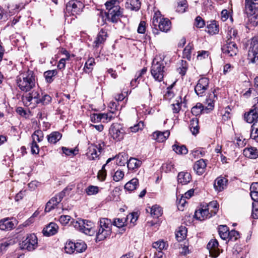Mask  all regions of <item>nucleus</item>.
Instances as JSON below:
<instances>
[{
  "mask_svg": "<svg viewBox=\"0 0 258 258\" xmlns=\"http://www.w3.org/2000/svg\"><path fill=\"white\" fill-rule=\"evenodd\" d=\"M57 72L56 70H48L44 72V77L47 83H50L53 80V78L57 75Z\"/></svg>",
  "mask_w": 258,
  "mask_h": 258,
  "instance_id": "a19ab883",
  "label": "nucleus"
},
{
  "mask_svg": "<svg viewBox=\"0 0 258 258\" xmlns=\"http://www.w3.org/2000/svg\"><path fill=\"white\" fill-rule=\"evenodd\" d=\"M144 126V122L143 121H140L139 123L133 126L130 127V130L132 132L136 133L140 130H142Z\"/></svg>",
  "mask_w": 258,
  "mask_h": 258,
  "instance_id": "13d9d810",
  "label": "nucleus"
},
{
  "mask_svg": "<svg viewBox=\"0 0 258 258\" xmlns=\"http://www.w3.org/2000/svg\"><path fill=\"white\" fill-rule=\"evenodd\" d=\"M126 221V218H116L114 220L113 223L112 224V225L113 224L117 227L121 228L124 225V223Z\"/></svg>",
  "mask_w": 258,
  "mask_h": 258,
  "instance_id": "5fc2aeb1",
  "label": "nucleus"
},
{
  "mask_svg": "<svg viewBox=\"0 0 258 258\" xmlns=\"http://www.w3.org/2000/svg\"><path fill=\"white\" fill-rule=\"evenodd\" d=\"M91 121L93 122H98L101 121L100 113H93L90 116Z\"/></svg>",
  "mask_w": 258,
  "mask_h": 258,
  "instance_id": "e2e57ef3",
  "label": "nucleus"
},
{
  "mask_svg": "<svg viewBox=\"0 0 258 258\" xmlns=\"http://www.w3.org/2000/svg\"><path fill=\"white\" fill-rule=\"evenodd\" d=\"M206 167V161L202 159L195 162L194 169L197 174L202 175L205 172Z\"/></svg>",
  "mask_w": 258,
  "mask_h": 258,
  "instance_id": "aec40b11",
  "label": "nucleus"
},
{
  "mask_svg": "<svg viewBox=\"0 0 258 258\" xmlns=\"http://www.w3.org/2000/svg\"><path fill=\"white\" fill-rule=\"evenodd\" d=\"M195 26L199 28H203L205 25L204 20L200 16H198L195 19Z\"/></svg>",
  "mask_w": 258,
  "mask_h": 258,
  "instance_id": "052dcab7",
  "label": "nucleus"
},
{
  "mask_svg": "<svg viewBox=\"0 0 258 258\" xmlns=\"http://www.w3.org/2000/svg\"><path fill=\"white\" fill-rule=\"evenodd\" d=\"M107 36V32L103 29H101L99 32L94 42L95 47H98L100 44L103 43L106 39Z\"/></svg>",
  "mask_w": 258,
  "mask_h": 258,
  "instance_id": "393cba45",
  "label": "nucleus"
},
{
  "mask_svg": "<svg viewBox=\"0 0 258 258\" xmlns=\"http://www.w3.org/2000/svg\"><path fill=\"white\" fill-rule=\"evenodd\" d=\"M209 80L207 78H202L195 87V91L198 96H202L209 87Z\"/></svg>",
  "mask_w": 258,
  "mask_h": 258,
  "instance_id": "2eb2a0df",
  "label": "nucleus"
},
{
  "mask_svg": "<svg viewBox=\"0 0 258 258\" xmlns=\"http://www.w3.org/2000/svg\"><path fill=\"white\" fill-rule=\"evenodd\" d=\"M153 26L158 27L162 32H167L171 28V22L167 18L158 17L154 16L152 20Z\"/></svg>",
  "mask_w": 258,
  "mask_h": 258,
  "instance_id": "9d476101",
  "label": "nucleus"
},
{
  "mask_svg": "<svg viewBox=\"0 0 258 258\" xmlns=\"http://www.w3.org/2000/svg\"><path fill=\"white\" fill-rule=\"evenodd\" d=\"M58 226L55 223H50L46 227L43 229L44 235L49 236L54 235L57 231Z\"/></svg>",
  "mask_w": 258,
  "mask_h": 258,
  "instance_id": "412c9836",
  "label": "nucleus"
},
{
  "mask_svg": "<svg viewBox=\"0 0 258 258\" xmlns=\"http://www.w3.org/2000/svg\"><path fill=\"white\" fill-rule=\"evenodd\" d=\"M170 132L168 131L161 132L159 131L155 132L153 135V139L156 140L158 142H163L169 137Z\"/></svg>",
  "mask_w": 258,
  "mask_h": 258,
  "instance_id": "5701e85b",
  "label": "nucleus"
},
{
  "mask_svg": "<svg viewBox=\"0 0 258 258\" xmlns=\"http://www.w3.org/2000/svg\"><path fill=\"white\" fill-rule=\"evenodd\" d=\"M75 243L72 241L66 242L64 246V251L69 254H72L76 251Z\"/></svg>",
  "mask_w": 258,
  "mask_h": 258,
  "instance_id": "49530a36",
  "label": "nucleus"
},
{
  "mask_svg": "<svg viewBox=\"0 0 258 258\" xmlns=\"http://www.w3.org/2000/svg\"><path fill=\"white\" fill-rule=\"evenodd\" d=\"M31 152L33 154H38L39 148L36 141H32L31 143Z\"/></svg>",
  "mask_w": 258,
  "mask_h": 258,
  "instance_id": "6e6d98bb",
  "label": "nucleus"
},
{
  "mask_svg": "<svg viewBox=\"0 0 258 258\" xmlns=\"http://www.w3.org/2000/svg\"><path fill=\"white\" fill-rule=\"evenodd\" d=\"M112 223L110 219L100 218L98 229L96 230V241H102L109 237L112 233Z\"/></svg>",
  "mask_w": 258,
  "mask_h": 258,
  "instance_id": "7ed1b4c3",
  "label": "nucleus"
},
{
  "mask_svg": "<svg viewBox=\"0 0 258 258\" xmlns=\"http://www.w3.org/2000/svg\"><path fill=\"white\" fill-rule=\"evenodd\" d=\"M105 6L107 12L101 11L100 15L105 20H107L113 23H116L123 16V9L119 5V2L116 0H110L105 3Z\"/></svg>",
  "mask_w": 258,
  "mask_h": 258,
  "instance_id": "f257e3e1",
  "label": "nucleus"
},
{
  "mask_svg": "<svg viewBox=\"0 0 258 258\" xmlns=\"http://www.w3.org/2000/svg\"><path fill=\"white\" fill-rule=\"evenodd\" d=\"M243 155L247 158L255 159L258 157V151L254 147L245 148L243 150Z\"/></svg>",
  "mask_w": 258,
  "mask_h": 258,
  "instance_id": "bb28decb",
  "label": "nucleus"
},
{
  "mask_svg": "<svg viewBox=\"0 0 258 258\" xmlns=\"http://www.w3.org/2000/svg\"><path fill=\"white\" fill-rule=\"evenodd\" d=\"M146 30V22L145 21H141L139 24L138 32L139 33L143 34L145 32Z\"/></svg>",
  "mask_w": 258,
  "mask_h": 258,
  "instance_id": "338daca9",
  "label": "nucleus"
},
{
  "mask_svg": "<svg viewBox=\"0 0 258 258\" xmlns=\"http://www.w3.org/2000/svg\"><path fill=\"white\" fill-rule=\"evenodd\" d=\"M218 233L220 237L223 240H227L229 236V228L225 225H221L218 226Z\"/></svg>",
  "mask_w": 258,
  "mask_h": 258,
  "instance_id": "c85d7f7f",
  "label": "nucleus"
},
{
  "mask_svg": "<svg viewBox=\"0 0 258 258\" xmlns=\"http://www.w3.org/2000/svg\"><path fill=\"white\" fill-rule=\"evenodd\" d=\"M188 64L186 61L181 60L180 66L177 69V72L181 76H184L186 73Z\"/></svg>",
  "mask_w": 258,
  "mask_h": 258,
  "instance_id": "09e8293b",
  "label": "nucleus"
},
{
  "mask_svg": "<svg viewBox=\"0 0 258 258\" xmlns=\"http://www.w3.org/2000/svg\"><path fill=\"white\" fill-rule=\"evenodd\" d=\"M14 224L8 218H5L0 221V229L2 230H10L14 228Z\"/></svg>",
  "mask_w": 258,
  "mask_h": 258,
  "instance_id": "7c9ffc66",
  "label": "nucleus"
},
{
  "mask_svg": "<svg viewBox=\"0 0 258 258\" xmlns=\"http://www.w3.org/2000/svg\"><path fill=\"white\" fill-rule=\"evenodd\" d=\"M222 52L229 56H233L238 52V47L235 42L226 41L222 47Z\"/></svg>",
  "mask_w": 258,
  "mask_h": 258,
  "instance_id": "4468645a",
  "label": "nucleus"
},
{
  "mask_svg": "<svg viewBox=\"0 0 258 258\" xmlns=\"http://www.w3.org/2000/svg\"><path fill=\"white\" fill-rule=\"evenodd\" d=\"M139 185V181L137 178H133L130 181L127 182L124 185V188L128 190L132 191L137 187Z\"/></svg>",
  "mask_w": 258,
  "mask_h": 258,
  "instance_id": "c9c22d12",
  "label": "nucleus"
},
{
  "mask_svg": "<svg viewBox=\"0 0 258 258\" xmlns=\"http://www.w3.org/2000/svg\"><path fill=\"white\" fill-rule=\"evenodd\" d=\"M212 216L213 215L206 207H205L204 209L201 208L196 210L195 213V217L200 221H203L207 218H209Z\"/></svg>",
  "mask_w": 258,
  "mask_h": 258,
  "instance_id": "6ab92c4d",
  "label": "nucleus"
},
{
  "mask_svg": "<svg viewBox=\"0 0 258 258\" xmlns=\"http://www.w3.org/2000/svg\"><path fill=\"white\" fill-rule=\"evenodd\" d=\"M142 162L134 158H131L127 162V166L129 169L134 170L139 168L141 165Z\"/></svg>",
  "mask_w": 258,
  "mask_h": 258,
  "instance_id": "e433bc0d",
  "label": "nucleus"
},
{
  "mask_svg": "<svg viewBox=\"0 0 258 258\" xmlns=\"http://www.w3.org/2000/svg\"><path fill=\"white\" fill-rule=\"evenodd\" d=\"M192 49V45L188 44L183 51V56L184 58L190 60L191 58V51Z\"/></svg>",
  "mask_w": 258,
  "mask_h": 258,
  "instance_id": "8fccbe9b",
  "label": "nucleus"
},
{
  "mask_svg": "<svg viewBox=\"0 0 258 258\" xmlns=\"http://www.w3.org/2000/svg\"><path fill=\"white\" fill-rule=\"evenodd\" d=\"M125 6L127 9L137 11L140 9L141 3L139 0H127Z\"/></svg>",
  "mask_w": 258,
  "mask_h": 258,
  "instance_id": "cd10ccee",
  "label": "nucleus"
},
{
  "mask_svg": "<svg viewBox=\"0 0 258 258\" xmlns=\"http://www.w3.org/2000/svg\"><path fill=\"white\" fill-rule=\"evenodd\" d=\"M102 150L101 144H91L88 148L86 155L90 160H94L99 156Z\"/></svg>",
  "mask_w": 258,
  "mask_h": 258,
  "instance_id": "ddd939ff",
  "label": "nucleus"
},
{
  "mask_svg": "<svg viewBox=\"0 0 258 258\" xmlns=\"http://www.w3.org/2000/svg\"><path fill=\"white\" fill-rule=\"evenodd\" d=\"M229 236H228V240L231 241H235L239 238V233L238 231L232 230L229 231Z\"/></svg>",
  "mask_w": 258,
  "mask_h": 258,
  "instance_id": "603ef678",
  "label": "nucleus"
},
{
  "mask_svg": "<svg viewBox=\"0 0 258 258\" xmlns=\"http://www.w3.org/2000/svg\"><path fill=\"white\" fill-rule=\"evenodd\" d=\"M172 149L177 154L179 155H185L188 152V150L184 145L179 146L177 144H174L172 146Z\"/></svg>",
  "mask_w": 258,
  "mask_h": 258,
  "instance_id": "37998d69",
  "label": "nucleus"
},
{
  "mask_svg": "<svg viewBox=\"0 0 258 258\" xmlns=\"http://www.w3.org/2000/svg\"><path fill=\"white\" fill-rule=\"evenodd\" d=\"M93 225V223L90 221L79 219L74 223V227L85 234L92 236L96 232V230L94 228Z\"/></svg>",
  "mask_w": 258,
  "mask_h": 258,
  "instance_id": "423d86ee",
  "label": "nucleus"
},
{
  "mask_svg": "<svg viewBox=\"0 0 258 258\" xmlns=\"http://www.w3.org/2000/svg\"><path fill=\"white\" fill-rule=\"evenodd\" d=\"M219 25L216 21L210 22L206 27V31L211 35L217 34L219 32Z\"/></svg>",
  "mask_w": 258,
  "mask_h": 258,
  "instance_id": "a878e982",
  "label": "nucleus"
},
{
  "mask_svg": "<svg viewBox=\"0 0 258 258\" xmlns=\"http://www.w3.org/2000/svg\"><path fill=\"white\" fill-rule=\"evenodd\" d=\"M250 137L251 139L256 140L258 138V129L251 128Z\"/></svg>",
  "mask_w": 258,
  "mask_h": 258,
  "instance_id": "774afa93",
  "label": "nucleus"
},
{
  "mask_svg": "<svg viewBox=\"0 0 258 258\" xmlns=\"http://www.w3.org/2000/svg\"><path fill=\"white\" fill-rule=\"evenodd\" d=\"M37 238L34 234H28L26 238L20 243L21 249L32 251L37 247Z\"/></svg>",
  "mask_w": 258,
  "mask_h": 258,
  "instance_id": "1a4fd4ad",
  "label": "nucleus"
},
{
  "mask_svg": "<svg viewBox=\"0 0 258 258\" xmlns=\"http://www.w3.org/2000/svg\"><path fill=\"white\" fill-rule=\"evenodd\" d=\"M86 192L89 196L97 194L98 191V187L96 186L90 185L86 189Z\"/></svg>",
  "mask_w": 258,
  "mask_h": 258,
  "instance_id": "3c124183",
  "label": "nucleus"
},
{
  "mask_svg": "<svg viewBox=\"0 0 258 258\" xmlns=\"http://www.w3.org/2000/svg\"><path fill=\"white\" fill-rule=\"evenodd\" d=\"M17 85L21 91L27 93L36 87L35 76L32 71L28 70L17 77Z\"/></svg>",
  "mask_w": 258,
  "mask_h": 258,
  "instance_id": "f03ea898",
  "label": "nucleus"
},
{
  "mask_svg": "<svg viewBox=\"0 0 258 258\" xmlns=\"http://www.w3.org/2000/svg\"><path fill=\"white\" fill-rule=\"evenodd\" d=\"M61 137V134L59 132H53L47 135V139L49 143L54 144L60 140Z\"/></svg>",
  "mask_w": 258,
  "mask_h": 258,
  "instance_id": "2f4dec72",
  "label": "nucleus"
},
{
  "mask_svg": "<svg viewBox=\"0 0 258 258\" xmlns=\"http://www.w3.org/2000/svg\"><path fill=\"white\" fill-rule=\"evenodd\" d=\"M23 96V99L25 101V103L27 105H29L31 103L37 104H38V100L40 97V93L41 92L40 89L36 86L35 89H32V90Z\"/></svg>",
  "mask_w": 258,
  "mask_h": 258,
  "instance_id": "9b49d317",
  "label": "nucleus"
},
{
  "mask_svg": "<svg viewBox=\"0 0 258 258\" xmlns=\"http://www.w3.org/2000/svg\"><path fill=\"white\" fill-rule=\"evenodd\" d=\"M125 133V128L121 124L118 123H113L109 128V134L116 142L121 141Z\"/></svg>",
  "mask_w": 258,
  "mask_h": 258,
  "instance_id": "6e6552de",
  "label": "nucleus"
},
{
  "mask_svg": "<svg viewBox=\"0 0 258 258\" xmlns=\"http://www.w3.org/2000/svg\"><path fill=\"white\" fill-rule=\"evenodd\" d=\"M181 98L178 97L176 100L175 103H173L170 105L171 108L174 113H177L181 109Z\"/></svg>",
  "mask_w": 258,
  "mask_h": 258,
  "instance_id": "c03bdc74",
  "label": "nucleus"
},
{
  "mask_svg": "<svg viewBox=\"0 0 258 258\" xmlns=\"http://www.w3.org/2000/svg\"><path fill=\"white\" fill-rule=\"evenodd\" d=\"M113 158L116 159V163L118 166H124L128 161L127 155L123 153H119Z\"/></svg>",
  "mask_w": 258,
  "mask_h": 258,
  "instance_id": "473e14b6",
  "label": "nucleus"
},
{
  "mask_svg": "<svg viewBox=\"0 0 258 258\" xmlns=\"http://www.w3.org/2000/svg\"><path fill=\"white\" fill-rule=\"evenodd\" d=\"M71 217L69 215H62L59 218V221L62 224H67L71 220Z\"/></svg>",
  "mask_w": 258,
  "mask_h": 258,
  "instance_id": "69168bd1",
  "label": "nucleus"
},
{
  "mask_svg": "<svg viewBox=\"0 0 258 258\" xmlns=\"http://www.w3.org/2000/svg\"><path fill=\"white\" fill-rule=\"evenodd\" d=\"M245 8L249 15L258 14V0H245Z\"/></svg>",
  "mask_w": 258,
  "mask_h": 258,
  "instance_id": "f3484780",
  "label": "nucleus"
},
{
  "mask_svg": "<svg viewBox=\"0 0 258 258\" xmlns=\"http://www.w3.org/2000/svg\"><path fill=\"white\" fill-rule=\"evenodd\" d=\"M189 128L192 135H196L199 133V120L197 118H193L190 121Z\"/></svg>",
  "mask_w": 258,
  "mask_h": 258,
  "instance_id": "72a5a7b5",
  "label": "nucleus"
},
{
  "mask_svg": "<svg viewBox=\"0 0 258 258\" xmlns=\"http://www.w3.org/2000/svg\"><path fill=\"white\" fill-rule=\"evenodd\" d=\"M124 173L121 170H117L113 176V180L115 181H119L123 178Z\"/></svg>",
  "mask_w": 258,
  "mask_h": 258,
  "instance_id": "bf43d9fd",
  "label": "nucleus"
},
{
  "mask_svg": "<svg viewBox=\"0 0 258 258\" xmlns=\"http://www.w3.org/2000/svg\"><path fill=\"white\" fill-rule=\"evenodd\" d=\"M217 99L216 91L215 89L211 93H209L208 96L207 97L205 103L207 105L205 107V108H204L202 103H197V104L191 108V112L192 114L195 116H197L202 113L203 111L208 113L213 109L214 103Z\"/></svg>",
  "mask_w": 258,
  "mask_h": 258,
  "instance_id": "20e7f679",
  "label": "nucleus"
},
{
  "mask_svg": "<svg viewBox=\"0 0 258 258\" xmlns=\"http://www.w3.org/2000/svg\"><path fill=\"white\" fill-rule=\"evenodd\" d=\"M138 216L137 213H133L128 215L126 218V220L130 219V222L134 223L138 219Z\"/></svg>",
  "mask_w": 258,
  "mask_h": 258,
  "instance_id": "0e129e2a",
  "label": "nucleus"
},
{
  "mask_svg": "<svg viewBox=\"0 0 258 258\" xmlns=\"http://www.w3.org/2000/svg\"><path fill=\"white\" fill-rule=\"evenodd\" d=\"M152 246L158 250L157 254L159 257H161L162 253L161 250L166 248V243L163 241H157L153 243Z\"/></svg>",
  "mask_w": 258,
  "mask_h": 258,
  "instance_id": "58836bf2",
  "label": "nucleus"
},
{
  "mask_svg": "<svg viewBox=\"0 0 258 258\" xmlns=\"http://www.w3.org/2000/svg\"><path fill=\"white\" fill-rule=\"evenodd\" d=\"M150 213L153 217L157 218L162 215V210L160 206L155 205L151 207Z\"/></svg>",
  "mask_w": 258,
  "mask_h": 258,
  "instance_id": "79ce46f5",
  "label": "nucleus"
},
{
  "mask_svg": "<svg viewBox=\"0 0 258 258\" xmlns=\"http://www.w3.org/2000/svg\"><path fill=\"white\" fill-rule=\"evenodd\" d=\"M164 58L160 56H156L153 60L151 69L152 76L156 81L161 82L163 80L165 66Z\"/></svg>",
  "mask_w": 258,
  "mask_h": 258,
  "instance_id": "39448f33",
  "label": "nucleus"
},
{
  "mask_svg": "<svg viewBox=\"0 0 258 258\" xmlns=\"http://www.w3.org/2000/svg\"><path fill=\"white\" fill-rule=\"evenodd\" d=\"M227 180L222 177L216 178L214 184L215 190L218 192L222 191L226 186Z\"/></svg>",
  "mask_w": 258,
  "mask_h": 258,
  "instance_id": "b1692460",
  "label": "nucleus"
},
{
  "mask_svg": "<svg viewBox=\"0 0 258 258\" xmlns=\"http://www.w3.org/2000/svg\"><path fill=\"white\" fill-rule=\"evenodd\" d=\"M247 59L249 62L258 64V39L253 37L249 43Z\"/></svg>",
  "mask_w": 258,
  "mask_h": 258,
  "instance_id": "0eeeda50",
  "label": "nucleus"
},
{
  "mask_svg": "<svg viewBox=\"0 0 258 258\" xmlns=\"http://www.w3.org/2000/svg\"><path fill=\"white\" fill-rule=\"evenodd\" d=\"M84 4L77 0L70 1L66 6V12L71 13L72 15L79 14L84 8Z\"/></svg>",
  "mask_w": 258,
  "mask_h": 258,
  "instance_id": "f8f14e48",
  "label": "nucleus"
},
{
  "mask_svg": "<svg viewBox=\"0 0 258 258\" xmlns=\"http://www.w3.org/2000/svg\"><path fill=\"white\" fill-rule=\"evenodd\" d=\"M191 179L190 174L187 172H180L177 176V181L179 183L185 185L190 182Z\"/></svg>",
  "mask_w": 258,
  "mask_h": 258,
  "instance_id": "4be33fe9",
  "label": "nucleus"
},
{
  "mask_svg": "<svg viewBox=\"0 0 258 258\" xmlns=\"http://www.w3.org/2000/svg\"><path fill=\"white\" fill-rule=\"evenodd\" d=\"M62 150L64 154H65L66 155L70 156L71 155H74L76 154V152L78 151V150H76L75 149H70L69 148H67L66 147H62Z\"/></svg>",
  "mask_w": 258,
  "mask_h": 258,
  "instance_id": "680f3d73",
  "label": "nucleus"
},
{
  "mask_svg": "<svg viewBox=\"0 0 258 258\" xmlns=\"http://www.w3.org/2000/svg\"><path fill=\"white\" fill-rule=\"evenodd\" d=\"M227 38V40L226 41L235 42L239 40V38L237 35V31L234 28H231L228 30Z\"/></svg>",
  "mask_w": 258,
  "mask_h": 258,
  "instance_id": "f704fd0d",
  "label": "nucleus"
},
{
  "mask_svg": "<svg viewBox=\"0 0 258 258\" xmlns=\"http://www.w3.org/2000/svg\"><path fill=\"white\" fill-rule=\"evenodd\" d=\"M75 249L77 253H81L84 251L87 248V245L83 241H79L75 243Z\"/></svg>",
  "mask_w": 258,
  "mask_h": 258,
  "instance_id": "a18cd8bd",
  "label": "nucleus"
},
{
  "mask_svg": "<svg viewBox=\"0 0 258 258\" xmlns=\"http://www.w3.org/2000/svg\"><path fill=\"white\" fill-rule=\"evenodd\" d=\"M51 100V97L47 94H44L41 98H39L38 100V104L42 103L43 105L48 104Z\"/></svg>",
  "mask_w": 258,
  "mask_h": 258,
  "instance_id": "864d4df0",
  "label": "nucleus"
},
{
  "mask_svg": "<svg viewBox=\"0 0 258 258\" xmlns=\"http://www.w3.org/2000/svg\"><path fill=\"white\" fill-rule=\"evenodd\" d=\"M14 243L15 241L12 239L7 240L6 241L0 244V250L2 251L5 249L6 248L8 247L9 245H13L14 244Z\"/></svg>",
  "mask_w": 258,
  "mask_h": 258,
  "instance_id": "4d7b16f0",
  "label": "nucleus"
},
{
  "mask_svg": "<svg viewBox=\"0 0 258 258\" xmlns=\"http://www.w3.org/2000/svg\"><path fill=\"white\" fill-rule=\"evenodd\" d=\"M218 246L219 243L216 239L211 240L207 244V248L209 250L210 255L213 257H217L220 254Z\"/></svg>",
  "mask_w": 258,
  "mask_h": 258,
  "instance_id": "a211bd4d",
  "label": "nucleus"
},
{
  "mask_svg": "<svg viewBox=\"0 0 258 258\" xmlns=\"http://www.w3.org/2000/svg\"><path fill=\"white\" fill-rule=\"evenodd\" d=\"M32 141H37L38 142H41L44 138L43 133L41 130H36L31 136Z\"/></svg>",
  "mask_w": 258,
  "mask_h": 258,
  "instance_id": "de8ad7c7",
  "label": "nucleus"
},
{
  "mask_svg": "<svg viewBox=\"0 0 258 258\" xmlns=\"http://www.w3.org/2000/svg\"><path fill=\"white\" fill-rule=\"evenodd\" d=\"M257 118L258 115L251 108L244 114V119L248 123H251L257 120Z\"/></svg>",
  "mask_w": 258,
  "mask_h": 258,
  "instance_id": "c756f323",
  "label": "nucleus"
},
{
  "mask_svg": "<svg viewBox=\"0 0 258 258\" xmlns=\"http://www.w3.org/2000/svg\"><path fill=\"white\" fill-rule=\"evenodd\" d=\"M206 207L212 215H215L219 209V204L216 201L210 202Z\"/></svg>",
  "mask_w": 258,
  "mask_h": 258,
  "instance_id": "4c0bfd02",
  "label": "nucleus"
},
{
  "mask_svg": "<svg viewBox=\"0 0 258 258\" xmlns=\"http://www.w3.org/2000/svg\"><path fill=\"white\" fill-rule=\"evenodd\" d=\"M63 199V194L58 193L55 197H52L46 205L45 212H49L52 209H54L57 205L62 201Z\"/></svg>",
  "mask_w": 258,
  "mask_h": 258,
  "instance_id": "dca6fc26",
  "label": "nucleus"
},
{
  "mask_svg": "<svg viewBox=\"0 0 258 258\" xmlns=\"http://www.w3.org/2000/svg\"><path fill=\"white\" fill-rule=\"evenodd\" d=\"M187 229L185 227L181 226L176 231L175 235L178 241L183 240L186 236Z\"/></svg>",
  "mask_w": 258,
  "mask_h": 258,
  "instance_id": "ea45409f",
  "label": "nucleus"
}]
</instances>
